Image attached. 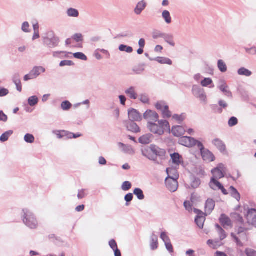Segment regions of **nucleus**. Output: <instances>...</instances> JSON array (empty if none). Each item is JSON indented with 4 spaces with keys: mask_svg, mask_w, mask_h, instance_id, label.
I'll list each match as a JSON object with an SVG mask.
<instances>
[{
    "mask_svg": "<svg viewBox=\"0 0 256 256\" xmlns=\"http://www.w3.org/2000/svg\"><path fill=\"white\" fill-rule=\"evenodd\" d=\"M150 246L152 250H155L158 248V238L154 232L150 236Z\"/></svg>",
    "mask_w": 256,
    "mask_h": 256,
    "instance_id": "13",
    "label": "nucleus"
},
{
    "mask_svg": "<svg viewBox=\"0 0 256 256\" xmlns=\"http://www.w3.org/2000/svg\"><path fill=\"white\" fill-rule=\"evenodd\" d=\"M74 56L78 59L86 60L87 57L82 52H76L74 54Z\"/></svg>",
    "mask_w": 256,
    "mask_h": 256,
    "instance_id": "41",
    "label": "nucleus"
},
{
    "mask_svg": "<svg viewBox=\"0 0 256 256\" xmlns=\"http://www.w3.org/2000/svg\"><path fill=\"white\" fill-rule=\"evenodd\" d=\"M134 194L136 196L137 198L140 200H142L144 198V195L143 191L140 188H136L134 190Z\"/></svg>",
    "mask_w": 256,
    "mask_h": 256,
    "instance_id": "24",
    "label": "nucleus"
},
{
    "mask_svg": "<svg viewBox=\"0 0 256 256\" xmlns=\"http://www.w3.org/2000/svg\"><path fill=\"white\" fill-rule=\"evenodd\" d=\"M201 184L200 180L195 176L191 178L190 187L192 188L196 189L198 188Z\"/></svg>",
    "mask_w": 256,
    "mask_h": 256,
    "instance_id": "19",
    "label": "nucleus"
},
{
    "mask_svg": "<svg viewBox=\"0 0 256 256\" xmlns=\"http://www.w3.org/2000/svg\"><path fill=\"white\" fill-rule=\"evenodd\" d=\"M219 221L223 226H232V221L230 218L226 214H222L220 215L219 218Z\"/></svg>",
    "mask_w": 256,
    "mask_h": 256,
    "instance_id": "9",
    "label": "nucleus"
},
{
    "mask_svg": "<svg viewBox=\"0 0 256 256\" xmlns=\"http://www.w3.org/2000/svg\"><path fill=\"white\" fill-rule=\"evenodd\" d=\"M18 90L21 92L22 90V86L20 80H18L14 82Z\"/></svg>",
    "mask_w": 256,
    "mask_h": 256,
    "instance_id": "60",
    "label": "nucleus"
},
{
    "mask_svg": "<svg viewBox=\"0 0 256 256\" xmlns=\"http://www.w3.org/2000/svg\"><path fill=\"white\" fill-rule=\"evenodd\" d=\"M145 7L146 3L142 1L140 2L135 8V12L138 14H140Z\"/></svg>",
    "mask_w": 256,
    "mask_h": 256,
    "instance_id": "27",
    "label": "nucleus"
},
{
    "mask_svg": "<svg viewBox=\"0 0 256 256\" xmlns=\"http://www.w3.org/2000/svg\"><path fill=\"white\" fill-rule=\"evenodd\" d=\"M176 176L174 178H166L165 180V184L167 188L172 192H176L178 188V179H176Z\"/></svg>",
    "mask_w": 256,
    "mask_h": 256,
    "instance_id": "5",
    "label": "nucleus"
},
{
    "mask_svg": "<svg viewBox=\"0 0 256 256\" xmlns=\"http://www.w3.org/2000/svg\"><path fill=\"white\" fill-rule=\"evenodd\" d=\"M72 38L76 42L82 41L83 36L81 34H76L73 36Z\"/></svg>",
    "mask_w": 256,
    "mask_h": 256,
    "instance_id": "51",
    "label": "nucleus"
},
{
    "mask_svg": "<svg viewBox=\"0 0 256 256\" xmlns=\"http://www.w3.org/2000/svg\"><path fill=\"white\" fill-rule=\"evenodd\" d=\"M170 158L172 160H180L182 159V156L178 152L170 153Z\"/></svg>",
    "mask_w": 256,
    "mask_h": 256,
    "instance_id": "45",
    "label": "nucleus"
},
{
    "mask_svg": "<svg viewBox=\"0 0 256 256\" xmlns=\"http://www.w3.org/2000/svg\"><path fill=\"white\" fill-rule=\"evenodd\" d=\"M67 14L69 16L71 17H78L79 15V12L78 10L70 8L67 11Z\"/></svg>",
    "mask_w": 256,
    "mask_h": 256,
    "instance_id": "32",
    "label": "nucleus"
},
{
    "mask_svg": "<svg viewBox=\"0 0 256 256\" xmlns=\"http://www.w3.org/2000/svg\"><path fill=\"white\" fill-rule=\"evenodd\" d=\"M34 77L37 78L42 72H45V68L42 66L34 67L32 70Z\"/></svg>",
    "mask_w": 256,
    "mask_h": 256,
    "instance_id": "17",
    "label": "nucleus"
},
{
    "mask_svg": "<svg viewBox=\"0 0 256 256\" xmlns=\"http://www.w3.org/2000/svg\"><path fill=\"white\" fill-rule=\"evenodd\" d=\"M22 218L24 224L30 229H36L38 226V220L34 214L28 208L22 210Z\"/></svg>",
    "mask_w": 256,
    "mask_h": 256,
    "instance_id": "3",
    "label": "nucleus"
},
{
    "mask_svg": "<svg viewBox=\"0 0 256 256\" xmlns=\"http://www.w3.org/2000/svg\"><path fill=\"white\" fill-rule=\"evenodd\" d=\"M247 230H248L247 228L242 227V226H239L238 228L237 232H238V234H243L244 232L247 231Z\"/></svg>",
    "mask_w": 256,
    "mask_h": 256,
    "instance_id": "62",
    "label": "nucleus"
},
{
    "mask_svg": "<svg viewBox=\"0 0 256 256\" xmlns=\"http://www.w3.org/2000/svg\"><path fill=\"white\" fill-rule=\"evenodd\" d=\"M220 90L225 92L226 94H229L230 92L228 90V86L224 82H223L220 86Z\"/></svg>",
    "mask_w": 256,
    "mask_h": 256,
    "instance_id": "52",
    "label": "nucleus"
},
{
    "mask_svg": "<svg viewBox=\"0 0 256 256\" xmlns=\"http://www.w3.org/2000/svg\"><path fill=\"white\" fill-rule=\"evenodd\" d=\"M214 144L222 152H226V146L223 142L218 138H216L213 140Z\"/></svg>",
    "mask_w": 256,
    "mask_h": 256,
    "instance_id": "10",
    "label": "nucleus"
},
{
    "mask_svg": "<svg viewBox=\"0 0 256 256\" xmlns=\"http://www.w3.org/2000/svg\"><path fill=\"white\" fill-rule=\"evenodd\" d=\"M218 68L219 70L222 72H226L227 70V66L226 64L222 60H219L218 61Z\"/></svg>",
    "mask_w": 256,
    "mask_h": 256,
    "instance_id": "31",
    "label": "nucleus"
},
{
    "mask_svg": "<svg viewBox=\"0 0 256 256\" xmlns=\"http://www.w3.org/2000/svg\"><path fill=\"white\" fill-rule=\"evenodd\" d=\"M206 216H196L195 218V222L200 228L202 229L204 227V222L206 220Z\"/></svg>",
    "mask_w": 256,
    "mask_h": 256,
    "instance_id": "16",
    "label": "nucleus"
},
{
    "mask_svg": "<svg viewBox=\"0 0 256 256\" xmlns=\"http://www.w3.org/2000/svg\"><path fill=\"white\" fill-rule=\"evenodd\" d=\"M186 132L184 127L182 126H173L172 129V133L176 136L180 137L183 136Z\"/></svg>",
    "mask_w": 256,
    "mask_h": 256,
    "instance_id": "8",
    "label": "nucleus"
},
{
    "mask_svg": "<svg viewBox=\"0 0 256 256\" xmlns=\"http://www.w3.org/2000/svg\"><path fill=\"white\" fill-rule=\"evenodd\" d=\"M144 118L148 121V124H149L156 122L159 118V116L154 111L147 110L144 114Z\"/></svg>",
    "mask_w": 256,
    "mask_h": 256,
    "instance_id": "4",
    "label": "nucleus"
},
{
    "mask_svg": "<svg viewBox=\"0 0 256 256\" xmlns=\"http://www.w3.org/2000/svg\"><path fill=\"white\" fill-rule=\"evenodd\" d=\"M238 74L240 75H244L246 76H248L252 74V72L244 68H242L239 69Z\"/></svg>",
    "mask_w": 256,
    "mask_h": 256,
    "instance_id": "35",
    "label": "nucleus"
},
{
    "mask_svg": "<svg viewBox=\"0 0 256 256\" xmlns=\"http://www.w3.org/2000/svg\"><path fill=\"white\" fill-rule=\"evenodd\" d=\"M157 122L158 123L155 122L148 124V128L150 132L162 136L166 132H170V125L167 120H161Z\"/></svg>",
    "mask_w": 256,
    "mask_h": 256,
    "instance_id": "1",
    "label": "nucleus"
},
{
    "mask_svg": "<svg viewBox=\"0 0 256 256\" xmlns=\"http://www.w3.org/2000/svg\"><path fill=\"white\" fill-rule=\"evenodd\" d=\"M216 206L215 201L210 198H208L204 206L205 212L206 216L210 215L214 208Z\"/></svg>",
    "mask_w": 256,
    "mask_h": 256,
    "instance_id": "6",
    "label": "nucleus"
},
{
    "mask_svg": "<svg viewBox=\"0 0 256 256\" xmlns=\"http://www.w3.org/2000/svg\"><path fill=\"white\" fill-rule=\"evenodd\" d=\"M156 60L161 64H172V61L168 58L158 57L156 58Z\"/></svg>",
    "mask_w": 256,
    "mask_h": 256,
    "instance_id": "25",
    "label": "nucleus"
},
{
    "mask_svg": "<svg viewBox=\"0 0 256 256\" xmlns=\"http://www.w3.org/2000/svg\"><path fill=\"white\" fill-rule=\"evenodd\" d=\"M166 172L168 174V178H174V177L176 176V179H178L179 175L176 168H168L166 170Z\"/></svg>",
    "mask_w": 256,
    "mask_h": 256,
    "instance_id": "12",
    "label": "nucleus"
},
{
    "mask_svg": "<svg viewBox=\"0 0 256 256\" xmlns=\"http://www.w3.org/2000/svg\"><path fill=\"white\" fill-rule=\"evenodd\" d=\"M246 254L247 256H256V251L252 249L246 250Z\"/></svg>",
    "mask_w": 256,
    "mask_h": 256,
    "instance_id": "54",
    "label": "nucleus"
},
{
    "mask_svg": "<svg viewBox=\"0 0 256 256\" xmlns=\"http://www.w3.org/2000/svg\"><path fill=\"white\" fill-rule=\"evenodd\" d=\"M194 212L195 214H197L196 216H206V212L204 213L202 210L196 208L194 209Z\"/></svg>",
    "mask_w": 256,
    "mask_h": 256,
    "instance_id": "59",
    "label": "nucleus"
},
{
    "mask_svg": "<svg viewBox=\"0 0 256 256\" xmlns=\"http://www.w3.org/2000/svg\"><path fill=\"white\" fill-rule=\"evenodd\" d=\"M142 154L148 159L154 158H164L166 152L164 149L161 148L155 144H151L142 150Z\"/></svg>",
    "mask_w": 256,
    "mask_h": 256,
    "instance_id": "2",
    "label": "nucleus"
},
{
    "mask_svg": "<svg viewBox=\"0 0 256 256\" xmlns=\"http://www.w3.org/2000/svg\"><path fill=\"white\" fill-rule=\"evenodd\" d=\"M8 93V90L6 88H2L0 90V96H4L7 95Z\"/></svg>",
    "mask_w": 256,
    "mask_h": 256,
    "instance_id": "63",
    "label": "nucleus"
},
{
    "mask_svg": "<svg viewBox=\"0 0 256 256\" xmlns=\"http://www.w3.org/2000/svg\"><path fill=\"white\" fill-rule=\"evenodd\" d=\"M212 184L215 185L219 188L222 184L217 180L214 177H212L210 180V187L214 190H216V188L212 186Z\"/></svg>",
    "mask_w": 256,
    "mask_h": 256,
    "instance_id": "28",
    "label": "nucleus"
},
{
    "mask_svg": "<svg viewBox=\"0 0 256 256\" xmlns=\"http://www.w3.org/2000/svg\"><path fill=\"white\" fill-rule=\"evenodd\" d=\"M12 134V130H9V131L6 132L3 134L1 136L0 138V140L2 142H4L8 140L10 136Z\"/></svg>",
    "mask_w": 256,
    "mask_h": 256,
    "instance_id": "34",
    "label": "nucleus"
},
{
    "mask_svg": "<svg viewBox=\"0 0 256 256\" xmlns=\"http://www.w3.org/2000/svg\"><path fill=\"white\" fill-rule=\"evenodd\" d=\"M162 17L165 20L166 23L170 24L171 22V17L168 11L164 10L162 12Z\"/></svg>",
    "mask_w": 256,
    "mask_h": 256,
    "instance_id": "37",
    "label": "nucleus"
},
{
    "mask_svg": "<svg viewBox=\"0 0 256 256\" xmlns=\"http://www.w3.org/2000/svg\"><path fill=\"white\" fill-rule=\"evenodd\" d=\"M126 93L132 99L136 100L138 97L137 94L133 87H131L126 90Z\"/></svg>",
    "mask_w": 256,
    "mask_h": 256,
    "instance_id": "23",
    "label": "nucleus"
},
{
    "mask_svg": "<svg viewBox=\"0 0 256 256\" xmlns=\"http://www.w3.org/2000/svg\"><path fill=\"white\" fill-rule=\"evenodd\" d=\"M164 118H168L172 116V112L169 110L168 106H165V108L162 111Z\"/></svg>",
    "mask_w": 256,
    "mask_h": 256,
    "instance_id": "29",
    "label": "nucleus"
},
{
    "mask_svg": "<svg viewBox=\"0 0 256 256\" xmlns=\"http://www.w3.org/2000/svg\"><path fill=\"white\" fill-rule=\"evenodd\" d=\"M0 120L6 122L8 120V116L6 115L2 111H0Z\"/></svg>",
    "mask_w": 256,
    "mask_h": 256,
    "instance_id": "58",
    "label": "nucleus"
},
{
    "mask_svg": "<svg viewBox=\"0 0 256 256\" xmlns=\"http://www.w3.org/2000/svg\"><path fill=\"white\" fill-rule=\"evenodd\" d=\"M85 196H86V194H85L84 190H79L78 194V199L83 198Z\"/></svg>",
    "mask_w": 256,
    "mask_h": 256,
    "instance_id": "61",
    "label": "nucleus"
},
{
    "mask_svg": "<svg viewBox=\"0 0 256 256\" xmlns=\"http://www.w3.org/2000/svg\"><path fill=\"white\" fill-rule=\"evenodd\" d=\"M215 226L218 232L220 240H222L225 239L227 236L226 232L218 224H216Z\"/></svg>",
    "mask_w": 256,
    "mask_h": 256,
    "instance_id": "18",
    "label": "nucleus"
},
{
    "mask_svg": "<svg viewBox=\"0 0 256 256\" xmlns=\"http://www.w3.org/2000/svg\"><path fill=\"white\" fill-rule=\"evenodd\" d=\"M212 172L214 176L213 177L216 178L220 179L224 176V172H222V170H220L218 168H216L212 170Z\"/></svg>",
    "mask_w": 256,
    "mask_h": 256,
    "instance_id": "21",
    "label": "nucleus"
},
{
    "mask_svg": "<svg viewBox=\"0 0 256 256\" xmlns=\"http://www.w3.org/2000/svg\"><path fill=\"white\" fill-rule=\"evenodd\" d=\"M203 160H214V156L208 150L205 149L201 152Z\"/></svg>",
    "mask_w": 256,
    "mask_h": 256,
    "instance_id": "14",
    "label": "nucleus"
},
{
    "mask_svg": "<svg viewBox=\"0 0 256 256\" xmlns=\"http://www.w3.org/2000/svg\"><path fill=\"white\" fill-rule=\"evenodd\" d=\"M238 123V119L235 117L231 118L228 120V125L230 126H234Z\"/></svg>",
    "mask_w": 256,
    "mask_h": 256,
    "instance_id": "49",
    "label": "nucleus"
},
{
    "mask_svg": "<svg viewBox=\"0 0 256 256\" xmlns=\"http://www.w3.org/2000/svg\"><path fill=\"white\" fill-rule=\"evenodd\" d=\"M132 186V184L128 181L124 182L122 186V189L124 191H128L130 190Z\"/></svg>",
    "mask_w": 256,
    "mask_h": 256,
    "instance_id": "36",
    "label": "nucleus"
},
{
    "mask_svg": "<svg viewBox=\"0 0 256 256\" xmlns=\"http://www.w3.org/2000/svg\"><path fill=\"white\" fill-rule=\"evenodd\" d=\"M24 140L27 142L32 143L34 142V138L32 134H26L24 136Z\"/></svg>",
    "mask_w": 256,
    "mask_h": 256,
    "instance_id": "46",
    "label": "nucleus"
},
{
    "mask_svg": "<svg viewBox=\"0 0 256 256\" xmlns=\"http://www.w3.org/2000/svg\"><path fill=\"white\" fill-rule=\"evenodd\" d=\"M38 98L36 96L30 97L28 100V103L30 106H32L36 104L38 102Z\"/></svg>",
    "mask_w": 256,
    "mask_h": 256,
    "instance_id": "38",
    "label": "nucleus"
},
{
    "mask_svg": "<svg viewBox=\"0 0 256 256\" xmlns=\"http://www.w3.org/2000/svg\"><path fill=\"white\" fill-rule=\"evenodd\" d=\"M119 50L121 52H126L128 53H131L133 51V49L132 47L124 44L120 46Z\"/></svg>",
    "mask_w": 256,
    "mask_h": 256,
    "instance_id": "33",
    "label": "nucleus"
},
{
    "mask_svg": "<svg viewBox=\"0 0 256 256\" xmlns=\"http://www.w3.org/2000/svg\"><path fill=\"white\" fill-rule=\"evenodd\" d=\"M152 135L150 134H146L139 138V142L144 144H150L152 141Z\"/></svg>",
    "mask_w": 256,
    "mask_h": 256,
    "instance_id": "15",
    "label": "nucleus"
},
{
    "mask_svg": "<svg viewBox=\"0 0 256 256\" xmlns=\"http://www.w3.org/2000/svg\"><path fill=\"white\" fill-rule=\"evenodd\" d=\"M184 206L186 210L190 212L192 210V204L190 201L186 200L184 203Z\"/></svg>",
    "mask_w": 256,
    "mask_h": 256,
    "instance_id": "44",
    "label": "nucleus"
},
{
    "mask_svg": "<svg viewBox=\"0 0 256 256\" xmlns=\"http://www.w3.org/2000/svg\"><path fill=\"white\" fill-rule=\"evenodd\" d=\"M160 238L163 240L164 244L170 241V240L166 232H162L160 234Z\"/></svg>",
    "mask_w": 256,
    "mask_h": 256,
    "instance_id": "40",
    "label": "nucleus"
},
{
    "mask_svg": "<svg viewBox=\"0 0 256 256\" xmlns=\"http://www.w3.org/2000/svg\"><path fill=\"white\" fill-rule=\"evenodd\" d=\"M212 80L210 78H205L201 82V84L203 86H207L212 84Z\"/></svg>",
    "mask_w": 256,
    "mask_h": 256,
    "instance_id": "47",
    "label": "nucleus"
},
{
    "mask_svg": "<svg viewBox=\"0 0 256 256\" xmlns=\"http://www.w3.org/2000/svg\"><path fill=\"white\" fill-rule=\"evenodd\" d=\"M72 106V104L68 101H64L61 104L62 108L64 110H70Z\"/></svg>",
    "mask_w": 256,
    "mask_h": 256,
    "instance_id": "39",
    "label": "nucleus"
},
{
    "mask_svg": "<svg viewBox=\"0 0 256 256\" xmlns=\"http://www.w3.org/2000/svg\"><path fill=\"white\" fill-rule=\"evenodd\" d=\"M230 216L232 219L236 222H238L240 224H242L244 223L243 218L240 214L236 212H233L230 214Z\"/></svg>",
    "mask_w": 256,
    "mask_h": 256,
    "instance_id": "22",
    "label": "nucleus"
},
{
    "mask_svg": "<svg viewBox=\"0 0 256 256\" xmlns=\"http://www.w3.org/2000/svg\"><path fill=\"white\" fill-rule=\"evenodd\" d=\"M29 24L28 22H24L22 26V30L24 32H28Z\"/></svg>",
    "mask_w": 256,
    "mask_h": 256,
    "instance_id": "56",
    "label": "nucleus"
},
{
    "mask_svg": "<svg viewBox=\"0 0 256 256\" xmlns=\"http://www.w3.org/2000/svg\"><path fill=\"white\" fill-rule=\"evenodd\" d=\"M128 117L133 122L140 120V114L134 109H132L128 111Z\"/></svg>",
    "mask_w": 256,
    "mask_h": 256,
    "instance_id": "11",
    "label": "nucleus"
},
{
    "mask_svg": "<svg viewBox=\"0 0 256 256\" xmlns=\"http://www.w3.org/2000/svg\"><path fill=\"white\" fill-rule=\"evenodd\" d=\"M195 139L189 136H182L179 139V143L187 147L194 146Z\"/></svg>",
    "mask_w": 256,
    "mask_h": 256,
    "instance_id": "7",
    "label": "nucleus"
},
{
    "mask_svg": "<svg viewBox=\"0 0 256 256\" xmlns=\"http://www.w3.org/2000/svg\"><path fill=\"white\" fill-rule=\"evenodd\" d=\"M230 190L232 196L238 202L240 201V195L238 190L234 186H230Z\"/></svg>",
    "mask_w": 256,
    "mask_h": 256,
    "instance_id": "20",
    "label": "nucleus"
},
{
    "mask_svg": "<svg viewBox=\"0 0 256 256\" xmlns=\"http://www.w3.org/2000/svg\"><path fill=\"white\" fill-rule=\"evenodd\" d=\"M164 244H165V246H166V250L170 253L174 252V248H173L172 245L170 241L168 242H166V243Z\"/></svg>",
    "mask_w": 256,
    "mask_h": 256,
    "instance_id": "53",
    "label": "nucleus"
},
{
    "mask_svg": "<svg viewBox=\"0 0 256 256\" xmlns=\"http://www.w3.org/2000/svg\"><path fill=\"white\" fill-rule=\"evenodd\" d=\"M81 136H82L81 134H74L72 132H70L67 134L68 137L70 138H76L80 137Z\"/></svg>",
    "mask_w": 256,
    "mask_h": 256,
    "instance_id": "57",
    "label": "nucleus"
},
{
    "mask_svg": "<svg viewBox=\"0 0 256 256\" xmlns=\"http://www.w3.org/2000/svg\"><path fill=\"white\" fill-rule=\"evenodd\" d=\"M74 64V63L72 60H64L62 61L60 64V66H70Z\"/></svg>",
    "mask_w": 256,
    "mask_h": 256,
    "instance_id": "50",
    "label": "nucleus"
},
{
    "mask_svg": "<svg viewBox=\"0 0 256 256\" xmlns=\"http://www.w3.org/2000/svg\"><path fill=\"white\" fill-rule=\"evenodd\" d=\"M254 214H256V209L254 208H248L247 214L246 215V218L249 220L253 217Z\"/></svg>",
    "mask_w": 256,
    "mask_h": 256,
    "instance_id": "30",
    "label": "nucleus"
},
{
    "mask_svg": "<svg viewBox=\"0 0 256 256\" xmlns=\"http://www.w3.org/2000/svg\"><path fill=\"white\" fill-rule=\"evenodd\" d=\"M140 100L144 103H148L149 101L148 98L146 95H142Z\"/></svg>",
    "mask_w": 256,
    "mask_h": 256,
    "instance_id": "64",
    "label": "nucleus"
},
{
    "mask_svg": "<svg viewBox=\"0 0 256 256\" xmlns=\"http://www.w3.org/2000/svg\"><path fill=\"white\" fill-rule=\"evenodd\" d=\"M194 143V146H196L198 147V148L200 150L201 152L202 150H205L201 142L195 140V142Z\"/></svg>",
    "mask_w": 256,
    "mask_h": 256,
    "instance_id": "55",
    "label": "nucleus"
},
{
    "mask_svg": "<svg viewBox=\"0 0 256 256\" xmlns=\"http://www.w3.org/2000/svg\"><path fill=\"white\" fill-rule=\"evenodd\" d=\"M168 105L164 102H158L156 104L155 106L158 110H160L162 111L164 108H165V106H166Z\"/></svg>",
    "mask_w": 256,
    "mask_h": 256,
    "instance_id": "42",
    "label": "nucleus"
},
{
    "mask_svg": "<svg viewBox=\"0 0 256 256\" xmlns=\"http://www.w3.org/2000/svg\"><path fill=\"white\" fill-rule=\"evenodd\" d=\"M109 246L110 248L114 250H116L118 248V244L116 241L114 239H112L110 240Z\"/></svg>",
    "mask_w": 256,
    "mask_h": 256,
    "instance_id": "48",
    "label": "nucleus"
},
{
    "mask_svg": "<svg viewBox=\"0 0 256 256\" xmlns=\"http://www.w3.org/2000/svg\"><path fill=\"white\" fill-rule=\"evenodd\" d=\"M134 194L132 193H128L124 196V200L126 202V206H129V202H130L134 198Z\"/></svg>",
    "mask_w": 256,
    "mask_h": 256,
    "instance_id": "43",
    "label": "nucleus"
},
{
    "mask_svg": "<svg viewBox=\"0 0 256 256\" xmlns=\"http://www.w3.org/2000/svg\"><path fill=\"white\" fill-rule=\"evenodd\" d=\"M128 130L134 132H140V128L134 122H132L129 124L128 126Z\"/></svg>",
    "mask_w": 256,
    "mask_h": 256,
    "instance_id": "26",
    "label": "nucleus"
}]
</instances>
